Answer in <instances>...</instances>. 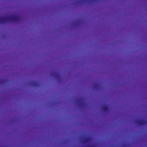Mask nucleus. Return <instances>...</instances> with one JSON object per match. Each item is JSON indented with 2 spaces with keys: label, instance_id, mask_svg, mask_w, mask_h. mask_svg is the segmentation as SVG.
<instances>
[{
  "label": "nucleus",
  "instance_id": "7ed1b4c3",
  "mask_svg": "<svg viewBox=\"0 0 147 147\" xmlns=\"http://www.w3.org/2000/svg\"><path fill=\"white\" fill-rule=\"evenodd\" d=\"M76 101L78 103V105L81 106L82 105L84 101V98L82 97H80L77 98Z\"/></svg>",
  "mask_w": 147,
  "mask_h": 147
},
{
  "label": "nucleus",
  "instance_id": "f257e3e1",
  "mask_svg": "<svg viewBox=\"0 0 147 147\" xmlns=\"http://www.w3.org/2000/svg\"><path fill=\"white\" fill-rule=\"evenodd\" d=\"M20 20V17L17 16H9L5 17H0V23H3L9 21L17 22Z\"/></svg>",
  "mask_w": 147,
  "mask_h": 147
},
{
  "label": "nucleus",
  "instance_id": "423d86ee",
  "mask_svg": "<svg viewBox=\"0 0 147 147\" xmlns=\"http://www.w3.org/2000/svg\"><path fill=\"white\" fill-rule=\"evenodd\" d=\"M90 140V139L89 138L86 139L84 141V143H87L89 142Z\"/></svg>",
  "mask_w": 147,
  "mask_h": 147
},
{
  "label": "nucleus",
  "instance_id": "f03ea898",
  "mask_svg": "<svg viewBox=\"0 0 147 147\" xmlns=\"http://www.w3.org/2000/svg\"><path fill=\"white\" fill-rule=\"evenodd\" d=\"M136 123L139 125H142L146 124L147 123V121L145 120H141L137 121Z\"/></svg>",
  "mask_w": 147,
  "mask_h": 147
},
{
  "label": "nucleus",
  "instance_id": "6e6552de",
  "mask_svg": "<svg viewBox=\"0 0 147 147\" xmlns=\"http://www.w3.org/2000/svg\"><path fill=\"white\" fill-rule=\"evenodd\" d=\"M3 81H0V83H3Z\"/></svg>",
  "mask_w": 147,
  "mask_h": 147
},
{
  "label": "nucleus",
  "instance_id": "0eeeda50",
  "mask_svg": "<svg viewBox=\"0 0 147 147\" xmlns=\"http://www.w3.org/2000/svg\"><path fill=\"white\" fill-rule=\"evenodd\" d=\"M52 75L54 76H56L57 74L55 72H54L53 73Z\"/></svg>",
  "mask_w": 147,
  "mask_h": 147
},
{
  "label": "nucleus",
  "instance_id": "39448f33",
  "mask_svg": "<svg viewBox=\"0 0 147 147\" xmlns=\"http://www.w3.org/2000/svg\"><path fill=\"white\" fill-rule=\"evenodd\" d=\"M31 84L33 86H38V84L35 82H31Z\"/></svg>",
  "mask_w": 147,
  "mask_h": 147
},
{
  "label": "nucleus",
  "instance_id": "20e7f679",
  "mask_svg": "<svg viewBox=\"0 0 147 147\" xmlns=\"http://www.w3.org/2000/svg\"><path fill=\"white\" fill-rule=\"evenodd\" d=\"M102 109L105 112H107L108 111L109 107L107 105H104L102 107Z\"/></svg>",
  "mask_w": 147,
  "mask_h": 147
}]
</instances>
